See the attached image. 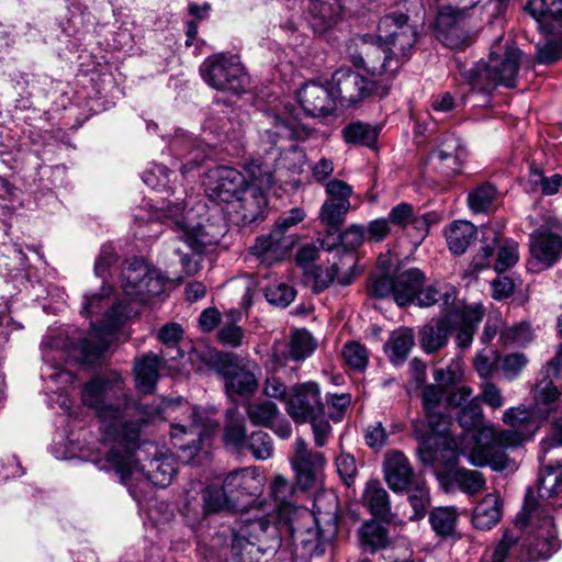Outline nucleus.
I'll list each match as a JSON object with an SVG mask.
<instances>
[{"label":"nucleus","mask_w":562,"mask_h":562,"mask_svg":"<svg viewBox=\"0 0 562 562\" xmlns=\"http://www.w3.org/2000/svg\"><path fill=\"white\" fill-rule=\"evenodd\" d=\"M81 401L100 420L103 439L113 442L106 461L120 476L121 483L128 486L134 499L139 501L140 495L130 484L132 479L143 477L159 487L171 483L176 470L167 459L150 460L149 469L145 471L134 456L139 448L143 427L160 415L158 406L132 401L117 373L95 376L85 383Z\"/></svg>","instance_id":"1"},{"label":"nucleus","mask_w":562,"mask_h":562,"mask_svg":"<svg viewBox=\"0 0 562 562\" xmlns=\"http://www.w3.org/2000/svg\"><path fill=\"white\" fill-rule=\"evenodd\" d=\"M553 378H562V344L554 358L540 370L536 384L537 413L541 417H552L549 436L540 443L539 461L542 469L537 479L538 494L550 498L559 493L562 484V407L561 392L553 384Z\"/></svg>","instance_id":"2"},{"label":"nucleus","mask_w":562,"mask_h":562,"mask_svg":"<svg viewBox=\"0 0 562 562\" xmlns=\"http://www.w3.org/2000/svg\"><path fill=\"white\" fill-rule=\"evenodd\" d=\"M165 216L172 221L180 238L195 252L205 251L206 247L214 246L226 235L228 228L222 207L217 204L211 206L198 203L186 211L180 198L168 200Z\"/></svg>","instance_id":"3"},{"label":"nucleus","mask_w":562,"mask_h":562,"mask_svg":"<svg viewBox=\"0 0 562 562\" xmlns=\"http://www.w3.org/2000/svg\"><path fill=\"white\" fill-rule=\"evenodd\" d=\"M333 505L323 513L319 506L321 497L314 503L316 512L306 514L302 524L291 525V538L295 553L301 559H312L325 553L326 547L338 533L337 497L330 495Z\"/></svg>","instance_id":"4"},{"label":"nucleus","mask_w":562,"mask_h":562,"mask_svg":"<svg viewBox=\"0 0 562 562\" xmlns=\"http://www.w3.org/2000/svg\"><path fill=\"white\" fill-rule=\"evenodd\" d=\"M280 543L277 526L265 516L247 519L232 530L231 551L237 562H262Z\"/></svg>","instance_id":"5"},{"label":"nucleus","mask_w":562,"mask_h":562,"mask_svg":"<svg viewBox=\"0 0 562 562\" xmlns=\"http://www.w3.org/2000/svg\"><path fill=\"white\" fill-rule=\"evenodd\" d=\"M521 54L519 48L508 46L502 57L492 53L488 63L481 60L467 69L461 61H457V67L473 91L490 94L495 86H516Z\"/></svg>","instance_id":"6"},{"label":"nucleus","mask_w":562,"mask_h":562,"mask_svg":"<svg viewBox=\"0 0 562 562\" xmlns=\"http://www.w3.org/2000/svg\"><path fill=\"white\" fill-rule=\"evenodd\" d=\"M269 127L260 132V144L267 155L276 161L280 168L294 169L295 164H286L288 155H294L299 160L304 154L293 144V140H304L310 137L312 130L296 122L291 115L277 113L267 114Z\"/></svg>","instance_id":"7"},{"label":"nucleus","mask_w":562,"mask_h":562,"mask_svg":"<svg viewBox=\"0 0 562 562\" xmlns=\"http://www.w3.org/2000/svg\"><path fill=\"white\" fill-rule=\"evenodd\" d=\"M211 366L223 380L225 393L232 402L256 393L259 367L255 361L234 352L218 351L212 357Z\"/></svg>","instance_id":"8"},{"label":"nucleus","mask_w":562,"mask_h":562,"mask_svg":"<svg viewBox=\"0 0 562 562\" xmlns=\"http://www.w3.org/2000/svg\"><path fill=\"white\" fill-rule=\"evenodd\" d=\"M475 440L477 445L468 454V461L475 467L490 465L495 471H505L513 468L506 449L520 446L524 442V435L482 427Z\"/></svg>","instance_id":"9"},{"label":"nucleus","mask_w":562,"mask_h":562,"mask_svg":"<svg viewBox=\"0 0 562 562\" xmlns=\"http://www.w3.org/2000/svg\"><path fill=\"white\" fill-rule=\"evenodd\" d=\"M125 318V306L121 302L113 303L104 313L99 324L91 323L88 336L71 344L82 363L92 364L100 360L110 346V336L114 335Z\"/></svg>","instance_id":"10"},{"label":"nucleus","mask_w":562,"mask_h":562,"mask_svg":"<svg viewBox=\"0 0 562 562\" xmlns=\"http://www.w3.org/2000/svg\"><path fill=\"white\" fill-rule=\"evenodd\" d=\"M334 94L342 106H355L372 98H384L390 87L368 79L350 68H339L331 75Z\"/></svg>","instance_id":"11"},{"label":"nucleus","mask_w":562,"mask_h":562,"mask_svg":"<svg viewBox=\"0 0 562 562\" xmlns=\"http://www.w3.org/2000/svg\"><path fill=\"white\" fill-rule=\"evenodd\" d=\"M378 38L385 54L400 58L402 65L408 59L417 42V30L408 16L400 12L384 14L378 24Z\"/></svg>","instance_id":"12"},{"label":"nucleus","mask_w":562,"mask_h":562,"mask_svg":"<svg viewBox=\"0 0 562 562\" xmlns=\"http://www.w3.org/2000/svg\"><path fill=\"white\" fill-rule=\"evenodd\" d=\"M200 75L211 88L233 94L243 93L248 81L244 66L223 53L206 57L200 66Z\"/></svg>","instance_id":"13"},{"label":"nucleus","mask_w":562,"mask_h":562,"mask_svg":"<svg viewBox=\"0 0 562 562\" xmlns=\"http://www.w3.org/2000/svg\"><path fill=\"white\" fill-rule=\"evenodd\" d=\"M225 508H232L224 487L207 486L203 488L200 484L186 491L182 516L192 529H195L211 514L218 513Z\"/></svg>","instance_id":"14"},{"label":"nucleus","mask_w":562,"mask_h":562,"mask_svg":"<svg viewBox=\"0 0 562 562\" xmlns=\"http://www.w3.org/2000/svg\"><path fill=\"white\" fill-rule=\"evenodd\" d=\"M190 418L189 428L182 425H172L170 435L175 448L189 452V456L193 457L202 449L201 443L204 438L210 437L218 424L205 411L198 407L192 408Z\"/></svg>","instance_id":"15"},{"label":"nucleus","mask_w":562,"mask_h":562,"mask_svg":"<svg viewBox=\"0 0 562 562\" xmlns=\"http://www.w3.org/2000/svg\"><path fill=\"white\" fill-rule=\"evenodd\" d=\"M205 190L214 202L232 203L247 191L244 175L232 167L216 166L205 177Z\"/></svg>","instance_id":"16"},{"label":"nucleus","mask_w":562,"mask_h":562,"mask_svg":"<svg viewBox=\"0 0 562 562\" xmlns=\"http://www.w3.org/2000/svg\"><path fill=\"white\" fill-rule=\"evenodd\" d=\"M469 27L470 22L465 13L452 7L442 8L435 22L438 41L451 49H461L471 44Z\"/></svg>","instance_id":"17"},{"label":"nucleus","mask_w":562,"mask_h":562,"mask_svg":"<svg viewBox=\"0 0 562 562\" xmlns=\"http://www.w3.org/2000/svg\"><path fill=\"white\" fill-rule=\"evenodd\" d=\"M327 233L328 236L321 240V247L333 252V259L340 258L344 268L352 270L357 262L355 249L367 239L364 226L351 225L344 232L340 226L337 232L327 226Z\"/></svg>","instance_id":"18"},{"label":"nucleus","mask_w":562,"mask_h":562,"mask_svg":"<svg viewBox=\"0 0 562 562\" xmlns=\"http://www.w3.org/2000/svg\"><path fill=\"white\" fill-rule=\"evenodd\" d=\"M285 409L296 424H304L315 417L324 416L325 406L321 400L318 384L306 382L293 386Z\"/></svg>","instance_id":"19"},{"label":"nucleus","mask_w":562,"mask_h":562,"mask_svg":"<svg viewBox=\"0 0 562 562\" xmlns=\"http://www.w3.org/2000/svg\"><path fill=\"white\" fill-rule=\"evenodd\" d=\"M325 193L326 200L321 207L319 218L322 223L337 232L351 206L350 196L353 190L342 180L330 179L325 183Z\"/></svg>","instance_id":"20"},{"label":"nucleus","mask_w":562,"mask_h":562,"mask_svg":"<svg viewBox=\"0 0 562 562\" xmlns=\"http://www.w3.org/2000/svg\"><path fill=\"white\" fill-rule=\"evenodd\" d=\"M224 492L228 497L232 509L243 510L260 492V482L250 468L237 469L224 479Z\"/></svg>","instance_id":"21"},{"label":"nucleus","mask_w":562,"mask_h":562,"mask_svg":"<svg viewBox=\"0 0 562 562\" xmlns=\"http://www.w3.org/2000/svg\"><path fill=\"white\" fill-rule=\"evenodd\" d=\"M383 474L387 486L403 494L412 483L422 476L416 474L408 458L400 450H390L384 456Z\"/></svg>","instance_id":"22"},{"label":"nucleus","mask_w":562,"mask_h":562,"mask_svg":"<svg viewBox=\"0 0 562 562\" xmlns=\"http://www.w3.org/2000/svg\"><path fill=\"white\" fill-rule=\"evenodd\" d=\"M334 87L316 82L305 83L297 93V99L303 110L311 116H327L331 114L337 104Z\"/></svg>","instance_id":"23"},{"label":"nucleus","mask_w":562,"mask_h":562,"mask_svg":"<svg viewBox=\"0 0 562 562\" xmlns=\"http://www.w3.org/2000/svg\"><path fill=\"white\" fill-rule=\"evenodd\" d=\"M324 464L323 453L308 450L305 440L296 438L293 468L297 484L302 490H310L314 486L317 474L322 471Z\"/></svg>","instance_id":"24"},{"label":"nucleus","mask_w":562,"mask_h":562,"mask_svg":"<svg viewBox=\"0 0 562 562\" xmlns=\"http://www.w3.org/2000/svg\"><path fill=\"white\" fill-rule=\"evenodd\" d=\"M171 151L181 160L179 170L182 176L200 167L209 157L210 148L187 133L177 134L170 144Z\"/></svg>","instance_id":"25"},{"label":"nucleus","mask_w":562,"mask_h":562,"mask_svg":"<svg viewBox=\"0 0 562 562\" xmlns=\"http://www.w3.org/2000/svg\"><path fill=\"white\" fill-rule=\"evenodd\" d=\"M530 252L539 269H547L558 261L562 254V237L547 227H539L529 237Z\"/></svg>","instance_id":"26"},{"label":"nucleus","mask_w":562,"mask_h":562,"mask_svg":"<svg viewBox=\"0 0 562 562\" xmlns=\"http://www.w3.org/2000/svg\"><path fill=\"white\" fill-rule=\"evenodd\" d=\"M484 314L482 305L457 307L448 313L454 322L453 330L457 331L454 341L460 349H468L472 345Z\"/></svg>","instance_id":"27"},{"label":"nucleus","mask_w":562,"mask_h":562,"mask_svg":"<svg viewBox=\"0 0 562 562\" xmlns=\"http://www.w3.org/2000/svg\"><path fill=\"white\" fill-rule=\"evenodd\" d=\"M449 456L445 463V475L447 480L456 484L460 491L469 496L476 495L485 488V479L476 470L457 468L459 457L453 450H445Z\"/></svg>","instance_id":"28"},{"label":"nucleus","mask_w":562,"mask_h":562,"mask_svg":"<svg viewBox=\"0 0 562 562\" xmlns=\"http://www.w3.org/2000/svg\"><path fill=\"white\" fill-rule=\"evenodd\" d=\"M453 325L452 316L448 313L430 319L420 328L418 334L422 350L426 353H435L445 348L453 331Z\"/></svg>","instance_id":"29"},{"label":"nucleus","mask_w":562,"mask_h":562,"mask_svg":"<svg viewBox=\"0 0 562 562\" xmlns=\"http://www.w3.org/2000/svg\"><path fill=\"white\" fill-rule=\"evenodd\" d=\"M446 390L437 384H428L422 393V403L427 427L434 435H442L448 428V418L441 412Z\"/></svg>","instance_id":"30"},{"label":"nucleus","mask_w":562,"mask_h":562,"mask_svg":"<svg viewBox=\"0 0 562 562\" xmlns=\"http://www.w3.org/2000/svg\"><path fill=\"white\" fill-rule=\"evenodd\" d=\"M167 360L162 355L151 351L135 359L133 367L135 386L140 393L153 394L155 392L161 364Z\"/></svg>","instance_id":"31"},{"label":"nucleus","mask_w":562,"mask_h":562,"mask_svg":"<svg viewBox=\"0 0 562 562\" xmlns=\"http://www.w3.org/2000/svg\"><path fill=\"white\" fill-rule=\"evenodd\" d=\"M292 245L293 240L290 236H281L272 229L268 234L258 236L250 250L261 262L270 266L282 260Z\"/></svg>","instance_id":"32"},{"label":"nucleus","mask_w":562,"mask_h":562,"mask_svg":"<svg viewBox=\"0 0 562 562\" xmlns=\"http://www.w3.org/2000/svg\"><path fill=\"white\" fill-rule=\"evenodd\" d=\"M426 283V274L419 268H408L395 274L394 302L398 306L415 303Z\"/></svg>","instance_id":"33"},{"label":"nucleus","mask_w":562,"mask_h":562,"mask_svg":"<svg viewBox=\"0 0 562 562\" xmlns=\"http://www.w3.org/2000/svg\"><path fill=\"white\" fill-rule=\"evenodd\" d=\"M553 518L546 515L528 544V557L532 561L547 560L559 549Z\"/></svg>","instance_id":"34"},{"label":"nucleus","mask_w":562,"mask_h":562,"mask_svg":"<svg viewBox=\"0 0 562 562\" xmlns=\"http://www.w3.org/2000/svg\"><path fill=\"white\" fill-rule=\"evenodd\" d=\"M549 417H541L537 413V403L533 401L531 411L524 406L509 407L503 414V422L510 427V429H501L499 431H515L522 432L524 441L528 440L536 429V420L543 422Z\"/></svg>","instance_id":"35"},{"label":"nucleus","mask_w":562,"mask_h":562,"mask_svg":"<svg viewBox=\"0 0 562 562\" xmlns=\"http://www.w3.org/2000/svg\"><path fill=\"white\" fill-rule=\"evenodd\" d=\"M457 289L448 283L429 284L420 290L414 304L430 307L439 304L447 313L457 308Z\"/></svg>","instance_id":"36"},{"label":"nucleus","mask_w":562,"mask_h":562,"mask_svg":"<svg viewBox=\"0 0 562 562\" xmlns=\"http://www.w3.org/2000/svg\"><path fill=\"white\" fill-rule=\"evenodd\" d=\"M464 157L465 150L454 136L446 137L441 146L431 151V158L442 162V172L448 177L461 171Z\"/></svg>","instance_id":"37"},{"label":"nucleus","mask_w":562,"mask_h":562,"mask_svg":"<svg viewBox=\"0 0 562 562\" xmlns=\"http://www.w3.org/2000/svg\"><path fill=\"white\" fill-rule=\"evenodd\" d=\"M244 417L238 413L236 405L225 413L223 441L226 447L236 452H244L248 441Z\"/></svg>","instance_id":"38"},{"label":"nucleus","mask_w":562,"mask_h":562,"mask_svg":"<svg viewBox=\"0 0 562 562\" xmlns=\"http://www.w3.org/2000/svg\"><path fill=\"white\" fill-rule=\"evenodd\" d=\"M308 10L312 27L315 32L322 33L338 21L341 4L340 0H311Z\"/></svg>","instance_id":"39"},{"label":"nucleus","mask_w":562,"mask_h":562,"mask_svg":"<svg viewBox=\"0 0 562 562\" xmlns=\"http://www.w3.org/2000/svg\"><path fill=\"white\" fill-rule=\"evenodd\" d=\"M415 346L414 331L411 328L403 327L394 330L385 344V351L390 361L398 367L402 366L413 347Z\"/></svg>","instance_id":"40"},{"label":"nucleus","mask_w":562,"mask_h":562,"mask_svg":"<svg viewBox=\"0 0 562 562\" xmlns=\"http://www.w3.org/2000/svg\"><path fill=\"white\" fill-rule=\"evenodd\" d=\"M476 238V228L468 221H454L446 231L449 250L462 255Z\"/></svg>","instance_id":"41"},{"label":"nucleus","mask_w":562,"mask_h":562,"mask_svg":"<svg viewBox=\"0 0 562 562\" xmlns=\"http://www.w3.org/2000/svg\"><path fill=\"white\" fill-rule=\"evenodd\" d=\"M501 519L499 499L494 494H487L474 508L472 524L480 530L492 529Z\"/></svg>","instance_id":"42"},{"label":"nucleus","mask_w":562,"mask_h":562,"mask_svg":"<svg viewBox=\"0 0 562 562\" xmlns=\"http://www.w3.org/2000/svg\"><path fill=\"white\" fill-rule=\"evenodd\" d=\"M235 202L237 203L235 210L240 213L241 221L245 225L263 220L266 199L261 193L247 190L239 199H236Z\"/></svg>","instance_id":"43"},{"label":"nucleus","mask_w":562,"mask_h":562,"mask_svg":"<svg viewBox=\"0 0 562 562\" xmlns=\"http://www.w3.org/2000/svg\"><path fill=\"white\" fill-rule=\"evenodd\" d=\"M363 504L375 517L386 518L391 512L389 494L378 480L367 483L363 493Z\"/></svg>","instance_id":"44"},{"label":"nucleus","mask_w":562,"mask_h":562,"mask_svg":"<svg viewBox=\"0 0 562 562\" xmlns=\"http://www.w3.org/2000/svg\"><path fill=\"white\" fill-rule=\"evenodd\" d=\"M335 280L341 285H348L352 281V270L344 268L340 258L338 261L334 260L330 267L316 269L313 289L315 292H322Z\"/></svg>","instance_id":"45"},{"label":"nucleus","mask_w":562,"mask_h":562,"mask_svg":"<svg viewBox=\"0 0 562 562\" xmlns=\"http://www.w3.org/2000/svg\"><path fill=\"white\" fill-rule=\"evenodd\" d=\"M359 539L362 549L370 553L385 549L390 542L386 527L375 520H369L361 526Z\"/></svg>","instance_id":"46"},{"label":"nucleus","mask_w":562,"mask_h":562,"mask_svg":"<svg viewBox=\"0 0 562 562\" xmlns=\"http://www.w3.org/2000/svg\"><path fill=\"white\" fill-rule=\"evenodd\" d=\"M150 269L145 265L143 259H133L126 268L122 271V289L124 293L137 300L139 293L137 291L138 283H144L145 278L149 273Z\"/></svg>","instance_id":"47"},{"label":"nucleus","mask_w":562,"mask_h":562,"mask_svg":"<svg viewBox=\"0 0 562 562\" xmlns=\"http://www.w3.org/2000/svg\"><path fill=\"white\" fill-rule=\"evenodd\" d=\"M341 137L348 145L371 147L378 138V130L368 123L351 122L341 130Z\"/></svg>","instance_id":"48"},{"label":"nucleus","mask_w":562,"mask_h":562,"mask_svg":"<svg viewBox=\"0 0 562 562\" xmlns=\"http://www.w3.org/2000/svg\"><path fill=\"white\" fill-rule=\"evenodd\" d=\"M382 59V63L376 66L374 60L370 58L369 54L367 55V58L359 55L352 56V64L357 68H364L372 76H386L389 78H393L402 67V60L387 54H385Z\"/></svg>","instance_id":"49"},{"label":"nucleus","mask_w":562,"mask_h":562,"mask_svg":"<svg viewBox=\"0 0 562 562\" xmlns=\"http://www.w3.org/2000/svg\"><path fill=\"white\" fill-rule=\"evenodd\" d=\"M182 336L183 330L179 324L168 323L164 325L158 331V339L165 347L160 355L169 360L183 357V351L178 347Z\"/></svg>","instance_id":"50"},{"label":"nucleus","mask_w":562,"mask_h":562,"mask_svg":"<svg viewBox=\"0 0 562 562\" xmlns=\"http://www.w3.org/2000/svg\"><path fill=\"white\" fill-rule=\"evenodd\" d=\"M404 493L408 494V502L414 512L411 519L418 520L423 518L430 505L429 490L425 479L422 476L416 480Z\"/></svg>","instance_id":"51"},{"label":"nucleus","mask_w":562,"mask_h":562,"mask_svg":"<svg viewBox=\"0 0 562 562\" xmlns=\"http://www.w3.org/2000/svg\"><path fill=\"white\" fill-rule=\"evenodd\" d=\"M497 189L490 182L479 184L468 194V204L474 213H487L493 209Z\"/></svg>","instance_id":"52"},{"label":"nucleus","mask_w":562,"mask_h":562,"mask_svg":"<svg viewBox=\"0 0 562 562\" xmlns=\"http://www.w3.org/2000/svg\"><path fill=\"white\" fill-rule=\"evenodd\" d=\"M458 515L453 507H439L430 512L429 522L440 537H450L456 531Z\"/></svg>","instance_id":"53"},{"label":"nucleus","mask_w":562,"mask_h":562,"mask_svg":"<svg viewBox=\"0 0 562 562\" xmlns=\"http://www.w3.org/2000/svg\"><path fill=\"white\" fill-rule=\"evenodd\" d=\"M528 184L530 187L529 191L540 190L543 195H553L559 192L562 186V176L553 173L547 177L541 169L530 166Z\"/></svg>","instance_id":"54"},{"label":"nucleus","mask_w":562,"mask_h":562,"mask_svg":"<svg viewBox=\"0 0 562 562\" xmlns=\"http://www.w3.org/2000/svg\"><path fill=\"white\" fill-rule=\"evenodd\" d=\"M246 414L250 423L255 426L272 427V422L279 414L277 404L271 401L259 403H248Z\"/></svg>","instance_id":"55"},{"label":"nucleus","mask_w":562,"mask_h":562,"mask_svg":"<svg viewBox=\"0 0 562 562\" xmlns=\"http://www.w3.org/2000/svg\"><path fill=\"white\" fill-rule=\"evenodd\" d=\"M173 171L162 164H156L149 169L145 170L142 178L143 181L150 188L157 191H167L175 194L176 188L171 186L170 176Z\"/></svg>","instance_id":"56"},{"label":"nucleus","mask_w":562,"mask_h":562,"mask_svg":"<svg viewBox=\"0 0 562 562\" xmlns=\"http://www.w3.org/2000/svg\"><path fill=\"white\" fill-rule=\"evenodd\" d=\"M270 496L278 510H286L293 504L294 486L283 476L277 475L270 484Z\"/></svg>","instance_id":"57"},{"label":"nucleus","mask_w":562,"mask_h":562,"mask_svg":"<svg viewBox=\"0 0 562 562\" xmlns=\"http://www.w3.org/2000/svg\"><path fill=\"white\" fill-rule=\"evenodd\" d=\"M113 288L103 282L98 292L85 294L81 304V314L86 317L98 315L109 304Z\"/></svg>","instance_id":"58"},{"label":"nucleus","mask_w":562,"mask_h":562,"mask_svg":"<svg viewBox=\"0 0 562 562\" xmlns=\"http://www.w3.org/2000/svg\"><path fill=\"white\" fill-rule=\"evenodd\" d=\"M367 291L373 299L382 300L387 296L394 299L395 276L383 272H374L368 280Z\"/></svg>","instance_id":"59"},{"label":"nucleus","mask_w":562,"mask_h":562,"mask_svg":"<svg viewBox=\"0 0 562 562\" xmlns=\"http://www.w3.org/2000/svg\"><path fill=\"white\" fill-rule=\"evenodd\" d=\"M315 347L316 345L308 331L297 330L291 337L289 358L297 362L302 361L313 353Z\"/></svg>","instance_id":"60"},{"label":"nucleus","mask_w":562,"mask_h":562,"mask_svg":"<svg viewBox=\"0 0 562 562\" xmlns=\"http://www.w3.org/2000/svg\"><path fill=\"white\" fill-rule=\"evenodd\" d=\"M246 450L250 451L257 460H267L273 453V442L268 432L252 431L248 437Z\"/></svg>","instance_id":"61"},{"label":"nucleus","mask_w":562,"mask_h":562,"mask_svg":"<svg viewBox=\"0 0 562 562\" xmlns=\"http://www.w3.org/2000/svg\"><path fill=\"white\" fill-rule=\"evenodd\" d=\"M425 424L420 420L413 422V431L419 446L416 448V456L423 464H432L436 460V451L429 446L430 430H424Z\"/></svg>","instance_id":"62"},{"label":"nucleus","mask_w":562,"mask_h":562,"mask_svg":"<svg viewBox=\"0 0 562 562\" xmlns=\"http://www.w3.org/2000/svg\"><path fill=\"white\" fill-rule=\"evenodd\" d=\"M296 291L284 282H273L265 290L267 301L276 306L286 307L295 299Z\"/></svg>","instance_id":"63"},{"label":"nucleus","mask_w":562,"mask_h":562,"mask_svg":"<svg viewBox=\"0 0 562 562\" xmlns=\"http://www.w3.org/2000/svg\"><path fill=\"white\" fill-rule=\"evenodd\" d=\"M351 404V394L349 393H327L325 396V409H327L328 417L335 422H340L346 411Z\"/></svg>","instance_id":"64"}]
</instances>
